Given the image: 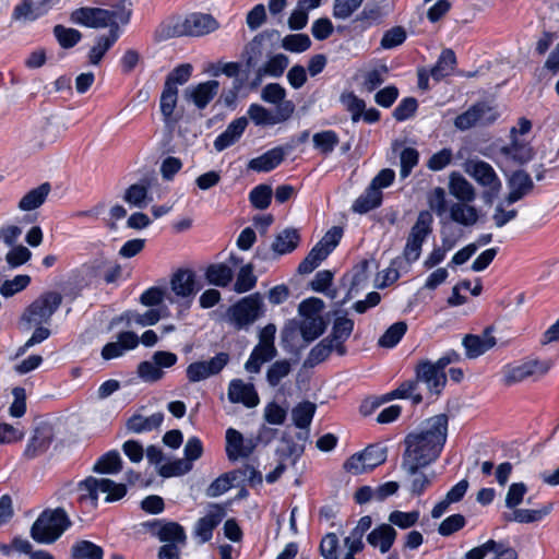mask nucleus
<instances>
[{
	"instance_id": "obj_21",
	"label": "nucleus",
	"mask_w": 559,
	"mask_h": 559,
	"mask_svg": "<svg viewBox=\"0 0 559 559\" xmlns=\"http://www.w3.org/2000/svg\"><path fill=\"white\" fill-rule=\"evenodd\" d=\"M139 343V336L134 332H120L116 342H109L103 347L102 357L105 360L121 357L126 352L138 347Z\"/></svg>"
},
{
	"instance_id": "obj_61",
	"label": "nucleus",
	"mask_w": 559,
	"mask_h": 559,
	"mask_svg": "<svg viewBox=\"0 0 559 559\" xmlns=\"http://www.w3.org/2000/svg\"><path fill=\"white\" fill-rule=\"evenodd\" d=\"M192 469V464L183 459H178L173 462L163 464L158 468V474L162 477L168 478L173 476L185 475Z\"/></svg>"
},
{
	"instance_id": "obj_48",
	"label": "nucleus",
	"mask_w": 559,
	"mask_h": 559,
	"mask_svg": "<svg viewBox=\"0 0 559 559\" xmlns=\"http://www.w3.org/2000/svg\"><path fill=\"white\" fill-rule=\"evenodd\" d=\"M313 146L323 155L331 154L340 143L337 133L333 130L317 132L312 136Z\"/></svg>"
},
{
	"instance_id": "obj_29",
	"label": "nucleus",
	"mask_w": 559,
	"mask_h": 559,
	"mask_svg": "<svg viewBox=\"0 0 559 559\" xmlns=\"http://www.w3.org/2000/svg\"><path fill=\"white\" fill-rule=\"evenodd\" d=\"M248 126V119L246 117H240L233 120L226 128V130L221 133L214 141V147L217 152H222L227 147L235 144L242 133L245 132Z\"/></svg>"
},
{
	"instance_id": "obj_10",
	"label": "nucleus",
	"mask_w": 559,
	"mask_h": 559,
	"mask_svg": "<svg viewBox=\"0 0 559 559\" xmlns=\"http://www.w3.org/2000/svg\"><path fill=\"white\" fill-rule=\"evenodd\" d=\"M552 366L551 360L527 359L520 364L507 365L503 368V383L512 385L530 377L546 374Z\"/></svg>"
},
{
	"instance_id": "obj_30",
	"label": "nucleus",
	"mask_w": 559,
	"mask_h": 559,
	"mask_svg": "<svg viewBox=\"0 0 559 559\" xmlns=\"http://www.w3.org/2000/svg\"><path fill=\"white\" fill-rule=\"evenodd\" d=\"M469 202H453L449 206L450 219L465 227L473 226L479 218L478 210Z\"/></svg>"
},
{
	"instance_id": "obj_53",
	"label": "nucleus",
	"mask_w": 559,
	"mask_h": 559,
	"mask_svg": "<svg viewBox=\"0 0 559 559\" xmlns=\"http://www.w3.org/2000/svg\"><path fill=\"white\" fill-rule=\"evenodd\" d=\"M147 193L145 185L134 183L126 190L123 200L134 207L144 209L147 205Z\"/></svg>"
},
{
	"instance_id": "obj_24",
	"label": "nucleus",
	"mask_w": 559,
	"mask_h": 559,
	"mask_svg": "<svg viewBox=\"0 0 559 559\" xmlns=\"http://www.w3.org/2000/svg\"><path fill=\"white\" fill-rule=\"evenodd\" d=\"M225 516V510L218 506H213L205 516L201 518L194 526V535L204 544L213 536L214 528L222 522Z\"/></svg>"
},
{
	"instance_id": "obj_3",
	"label": "nucleus",
	"mask_w": 559,
	"mask_h": 559,
	"mask_svg": "<svg viewBox=\"0 0 559 559\" xmlns=\"http://www.w3.org/2000/svg\"><path fill=\"white\" fill-rule=\"evenodd\" d=\"M72 525L63 508L45 509L33 523L29 535L38 544H52Z\"/></svg>"
},
{
	"instance_id": "obj_51",
	"label": "nucleus",
	"mask_w": 559,
	"mask_h": 559,
	"mask_svg": "<svg viewBox=\"0 0 559 559\" xmlns=\"http://www.w3.org/2000/svg\"><path fill=\"white\" fill-rule=\"evenodd\" d=\"M257 281L258 278L253 274V265L248 263L240 267L234 284V290L238 294L247 293L257 285Z\"/></svg>"
},
{
	"instance_id": "obj_38",
	"label": "nucleus",
	"mask_w": 559,
	"mask_h": 559,
	"mask_svg": "<svg viewBox=\"0 0 559 559\" xmlns=\"http://www.w3.org/2000/svg\"><path fill=\"white\" fill-rule=\"evenodd\" d=\"M382 192L368 187L365 192L354 202L352 210L355 213L365 214L381 205Z\"/></svg>"
},
{
	"instance_id": "obj_57",
	"label": "nucleus",
	"mask_w": 559,
	"mask_h": 559,
	"mask_svg": "<svg viewBox=\"0 0 559 559\" xmlns=\"http://www.w3.org/2000/svg\"><path fill=\"white\" fill-rule=\"evenodd\" d=\"M288 64V57L284 53H277L271 57L260 68L262 69V72L265 73L267 76L280 78L283 75Z\"/></svg>"
},
{
	"instance_id": "obj_8",
	"label": "nucleus",
	"mask_w": 559,
	"mask_h": 559,
	"mask_svg": "<svg viewBox=\"0 0 559 559\" xmlns=\"http://www.w3.org/2000/svg\"><path fill=\"white\" fill-rule=\"evenodd\" d=\"M262 306V297L259 293L243 297L229 307L227 311L229 322L237 330L248 329L261 316Z\"/></svg>"
},
{
	"instance_id": "obj_12",
	"label": "nucleus",
	"mask_w": 559,
	"mask_h": 559,
	"mask_svg": "<svg viewBox=\"0 0 559 559\" xmlns=\"http://www.w3.org/2000/svg\"><path fill=\"white\" fill-rule=\"evenodd\" d=\"M498 116L497 110L492 106L480 102L459 115L454 120V126L461 131H466L476 126L491 124L498 119Z\"/></svg>"
},
{
	"instance_id": "obj_54",
	"label": "nucleus",
	"mask_w": 559,
	"mask_h": 559,
	"mask_svg": "<svg viewBox=\"0 0 559 559\" xmlns=\"http://www.w3.org/2000/svg\"><path fill=\"white\" fill-rule=\"evenodd\" d=\"M290 371L292 365L289 360H277L269 367L266 371V381L272 388H275L290 373Z\"/></svg>"
},
{
	"instance_id": "obj_13",
	"label": "nucleus",
	"mask_w": 559,
	"mask_h": 559,
	"mask_svg": "<svg viewBox=\"0 0 559 559\" xmlns=\"http://www.w3.org/2000/svg\"><path fill=\"white\" fill-rule=\"evenodd\" d=\"M417 381L415 380H406L402 382L395 390L384 394L381 400H366L361 406L360 411L365 415L370 414L374 408L379 407L382 403L392 401L394 399H411L414 405H418L423 402V395L417 393Z\"/></svg>"
},
{
	"instance_id": "obj_23",
	"label": "nucleus",
	"mask_w": 559,
	"mask_h": 559,
	"mask_svg": "<svg viewBox=\"0 0 559 559\" xmlns=\"http://www.w3.org/2000/svg\"><path fill=\"white\" fill-rule=\"evenodd\" d=\"M52 428L48 425H41L35 428L32 438L29 439L25 450L24 456L32 460L48 450L52 441Z\"/></svg>"
},
{
	"instance_id": "obj_35",
	"label": "nucleus",
	"mask_w": 559,
	"mask_h": 559,
	"mask_svg": "<svg viewBox=\"0 0 559 559\" xmlns=\"http://www.w3.org/2000/svg\"><path fill=\"white\" fill-rule=\"evenodd\" d=\"M500 154L506 159L522 165L532 159L533 150L527 143L519 142L516 139H513L510 145H504L500 148Z\"/></svg>"
},
{
	"instance_id": "obj_22",
	"label": "nucleus",
	"mask_w": 559,
	"mask_h": 559,
	"mask_svg": "<svg viewBox=\"0 0 559 559\" xmlns=\"http://www.w3.org/2000/svg\"><path fill=\"white\" fill-rule=\"evenodd\" d=\"M492 326L484 330L481 335L467 334L463 338V346L468 358H477L496 345V338L492 336Z\"/></svg>"
},
{
	"instance_id": "obj_55",
	"label": "nucleus",
	"mask_w": 559,
	"mask_h": 559,
	"mask_svg": "<svg viewBox=\"0 0 559 559\" xmlns=\"http://www.w3.org/2000/svg\"><path fill=\"white\" fill-rule=\"evenodd\" d=\"M192 66L190 63H182L171 70L166 76L165 86L178 90V85H183L189 81L192 74Z\"/></svg>"
},
{
	"instance_id": "obj_44",
	"label": "nucleus",
	"mask_w": 559,
	"mask_h": 559,
	"mask_svg": "<svg viewBox=\"0 0 559 559\" xmlns=\"http://www.w3.org/2000/svg\"><path fill=\"white\" fill-rule=\"evenodd\" d=\"M122 468L121 456L118 451L112 450L102 455L95 463L93 469L100 474H117Z\"/></svg>"
},
{
	"instance_id": "obj_50",
	"label": "nucleus",
	"mask_w": 559,
	"mask_h": 559,
	"mask_svg": "<svg viewBox=\"0 0 559 559\" xmlns=\"http://www.w3.org/2000/svg\"><path fill=\"white\" fill-rule=\"evenodd\" d=\"M160 310L158 309H150L144 313H139L135 311H128L121 316V320H126L128 325L135 323L141 326L154 325L160 319Z\"/></svg>"
},
{
	"instance_id": "obj_31",
	"label": "nucleus",
	"mask_w": 559,
	"mask_h": 559,
	"mask_svg": "<svg viewBox=\"0 0 559 559\" xmlns=\"http://www.w3.org/2000/svg\"><path fill=\"white\" fill-rule=\"evenodd\" d=\"M163 420L164 414L160 412L154 413L148 417H144L140 414H134L127 420L126 427L130 432L142 433L159 428L160 425L163 424Z\"/></svg>"
},
{
	"instance_id": "obj_56",
	"label": "nucleus",
	"mask_w": 559,
	"mask_h": 559,
	"mask_svg": "<svg viewBox=\"0 0 559 559\" xmlns=\"http://www.w3.org/2000/svg\"><path fill=\"white\" fill-rule=\"evenodd\" d=\"M272 188L267 185H259L249 193V201L257 210H265L270 206L272 200Z\"/></svg>"
},
{
	"instance_id": "obj_47",
	"label": "nucleus",
	"mask_w": 559,
	"mask_h": 559,
	"mask_svg": "<svg viewBox=\"0 0 559 559\" xmlns=\"http://www.w3.org/2000/svg\"><path fill=\"white\" fill-rule=\"evenodd\" d=\"M304 449L299 447L294 440L283 438L281 445L276 449L275 454L278 462L286 463L289 461L290 465H295L297 460L301 456Z\"/></svg>"
},
{
	"instance_id": "obj_33",
	"label": "nucleus",
	"mask_w": 559,
	"mask_h": 559,
	"mask_svg": "<svg viewBox=\"0 0 559 559\" xmlns=\"http://www.w3.org/2000/svg\"><path fill=\"white\" fill-rule=\"evenodd\" d=\"M449 191L459 202H473L476 198L473 185L460 173L450 175Z\"/></svg>"
},
{
	"instance_id": "obj_42",
	"label": "nucleus",
	"mask_w": 559,
	"mask_h": 559,
	"mask_svg": "<svg viewBox=\"0 0 559 559\" xmlns=\"http://www.w3.org/2000/svg\"><path fill=\"white\" fill-rule=\"evenodd\" d=\"M178 100V90H173L164 85L160 95V112L163 115L164 122L166 124L177 122V119L173 117Z\"/></svg>"
},
{
	"instance_id": "obj_34",
	"label": "nucleus",
	"mask_w": 559,
	"mask_h": 559,
	"mask_svg": "<svg viewBox=\"0 0 559 559\" xmlns=\"http://www.w3.org/2000/svg\"><path fill=\"white\" fill-rule=\"evenodd\" d=\"M51 191L49 182H44L40 186L29 190L19 202L21 211H33L43 205Z\"/></svg>"
},
{
	"instance_id": "obj_43",
	"label": "nucleus",
	"mask_w": 559,
	"mask_h": 559,
	"mask_svg": "<svg viewBox=\"0 0 559 559\" xmlns=\"http://www.w3.org/2000/svg\"><path fill=\"white\" fill-rule=\"evenodd\" d=\"M325 322L322 317L307 318L300 323L299 333L302 336L306 345L321 336L325 331Z\"/></svg>"
},
{
	"instance_id": "obj_9",
	"label": "nucleus",
	"mask_w": 559,
	"mask_h": 559,
	"mask_svg": "<svg viewBox=\"0 0 559 559\" xmlns=\"http://www.w3.org/2000/svg\"><path fill=\"white\" fill-rule=\"evenodd\" d=\"M79 490L81 491L80 500L90 499L93 504H96L99 491L107 493L105 499L107 502L120 500L127 493L126 485L108 478L97 479L92 476L79 484Z\"/></svg>"
},
{
	"instance_id": "obj_5",
	"label": "nucleus",
	"mask_w": 559,
	"mask_h": 559,
	"mask_svg": "<svg viewBox=\"0 0 559 559\" xmlns=\"http://www.w3.org/2000/svg\"><path fill=\"white\" fill-rule=\"evenodd\" d=\"M433 217L429 211H420L415 224L411 228L403 250V259L406 265L417 261L421 253V247L432 231Z\"/></svg>"
},
{
	"instance_id": "obj_26",
	"label": "nucleus",
	"mask_w": 559,
	"mask_h": 559,
	"mask_svg": "<svg viewBox=\"0 0 559 559\" xmlns=\"http://www.w3.org/2000/svg\"><path fill=\"white\" fill-rule=\"evenodd\" d=\"M397 536V532L391 524H380L368 535L367 542L373 548L379 549L381 554H386L392 548Z\"/></svg>"
},
{
	"instance_id": "obj_58",
	"label": "nucleus",
	"mask_w": 559,
	"mask_h": 559,
	"mask_svg": "<svg viewBox=\"0 0 559 559\" xmlns=\"http://www.w3.org/2000/svg\"><path fill=\"white\" fill-rule=\"evenodd\" d=\"M282 47L290 52L300 53L311 47V39L307 34H290L282 39Z\"/></svg>"
},
{
	"instance_id": "obj_40",
	"label": "nucleus",
	"mask_w": 559,
	"mask_h": 559,
	"mask_svg": "<svg viewBox=\"0 0 559 559\" xmlns=\"http://www.w3.org/2000/svg\"><path fill=\"white\" fill-rule=\"evenodd\" d=\"M299 234L296 229L287 228L280 233L272 243V249L278 254H286L294 251L299 242Z\"/></svg>"
},
{
	"instance_id": "obj_20",
	"label": "nucleus",
	"mask_w": 559,
	"mask_h": 559,
	"mask_svg": "<svg viewBox=\"0 0 559 559\" xmlns=\"http://www.w3.org/2000/svg\"><path fill=\"white\" fill-rule=\"evenodd\" d=\"M228 400L231 403H241L248 408L255 407L260 402L254 385L246 383L241 379H234L229 382Z\"/></svg>"
},
{
	"instance_id": "obj_7",
	"label": "nucleus",
	"mask_w": 559,
	"mask_h": 559,
	"mask_svg": "<svg viewBox=\"0 0 559 559\" xmlns=\"http://www.w3.org/2000/svg\"><path fill=\"white\" fill-rule=\"evenodd\" d=\"M464 170L479 186L485 188L484 199L486 202H491L500 193L502 182L489 163L480 159H468L464 164Z\"/></svg>"
},
{
	"instance_id": "obj_19",
	"label": "nucleus",
	"mask_w": 559,
	"mask_h": 559,
	"mask_svg": "<svg viewBox=\"0 0 559 559\" xmlns=\"http://www.w3.org/2000/svg\"><path fill=\"white\" fill-rule=\"evenodd\" d=\"M416 379L415 381L423 382L427 385L428 390L432 394H440L447 383L445 373H441L436 370L432 362L429 360H423L416 366Z\"/></svg>"
},
{
	"instance_id": "obj_18",
	"label": "nucleus",
	"mask_w": 559,
	"mask_h": 559,
	"mask_svg": "<svg viewBox=\"0 0 559 559\" xmlns=\"http://www.w3.org/2000/svg\"><path fill=\"white\" fill-rule=\"evenodd\" d=\"M507 183L509 193L506 197V202L508 205L522 200L524 197L528 195L534 188L531 176L522 169L513 171L508 178Z\"/></svg>"
},
{
	"instance_id": "obj_6",
	"label": "nucleus",
	"mask_w": 559,
	"mask_h": 559,
	"mask_svg": "<svg viewBox=\"0 0 559 559\" xmlns=\"http://www.w3.org/2000/svg\"><path fill=\"white\" fill-rule=\"evenodd\" d=\"M218 28V22L206 13H191L168 26L166 37L203 36Z\"/></svg>"
},
{
	"instance_id": "obj_25",
	"label": "nucleus",
	"mask_w": 559,
	"mask_h": 559,
	"mask_svg": "<svg viewBox=\"0 0 559 559\" xmlns=\"http://www.w3.org/2000/svg\"><path fill=\"white\" fill-rule=\"evenodd\" d=\"M354 330V321L346 317H338L334 320L331 334L326 337L334 346L340 356L347 352L345 342L349 338Z\"/></svg>"
},
{
	"instance_id": "obj_36",
	"label": "nucleus",
	"mask_w": 559,
	"mask_h": 559,
	"mask_svg": "<svg viewBox=\"0 0 559 559\" xmlns=\"http://www.w3.org/2000/svg\"><path fill=\"white\" fill-rule=\"evenodd\" d=\"M119 38V31L111 29L107 35L98 36L96 44L88 52V60L92 64L97 66L105 53L114 46Z\"/></svg>"
},
{
	"instance_id": "obj_62",
	"label": "nucleus",
	"mask_w": 559,
	"mask_h": 559,
	"mask_svg": "<svg viewBox=\"0 0 559 559\" xmlns=\"http://www.w3.org/2000/svg\"><path fill=\"white\" fill-rule=\"evenodd\" d=\"M407 34L404 27L394 26L384 32L380 46L383 49H392L402 45L406 40Z\"/></svg>"
},
{
	"instance_id": "obj_39",
	"label": "nucleus",
	"mask_w": 559,
	"mask_h": 559,
	"mask_svg": "<svg viewBox=\"0 0 559 559\" xmlns=\"http://www.w3.org/2000/svg\"><path fill=\"white\" fill-rule=\"evenodd\" d=\"M456 64V57L452 49H443L440 53L437 63L430 70V75L433 80L440 81L450 75Z\"/></svg>"
},
{
	"instance_id": "obj_37",
	"label": "nucleus",
	"mask_w": 559,
	"mask_h": 559,
	"mask_svg": "<svg viewBox=\"0 0 559 559\" xmlns=\"http://www.w3.org/2000/svg\"><path fill=\"white\" fill-rule=\"evenodd\" d=\"M205 277L214 286L227 287L234 278V271L225 263H214L207 266Z\"/></svg>"
},
{
	"instance_id": "obj_45",
	"label": "nucleus",
	"mask_w": 559,
	"mask_h": 559,
	"mask_svg": "<svg viewBox=\"0 0 559 559\" xmlns=\"http://www.w3.org/2000/svg\"><path fill=\"white\" fill-rule=\"evenodd\" d=\"M71 557L72 559H103L104 550L90 540H80L71 547Z\"/></svg>"
},
{
	"instance_id": "obj_14",
	"label": "nucleus",
	"mask_w": 559,
	"mask_h": 559,
	"mask_svg": "<svg viewBox=\"0 0 559 559\" xmlns=\"http://www.w3.org/2000/svg\"><path fill=\"white\" fill-rule=\"evenodd\" d=\"M229 362L227 353H218L210 360L195 361L187 367L186 373L190 382H199L218 374Z\"/></svg>"
},
{
	"instance_id": "obj_4",
	"label": "nucleus",
	"mask_w": 559,
	"mask_h": 559,
	"mask_svg": "<svg viewBox=\"0 0 559 559\" xmlns=\"http://www.w3.org/2000/svg\"><path fill=\"white\" fill-rule=\"evenodd\" d=\"M62 304V295L47 292L36 298L23 312L21 321L31 325L49 324L51 317Z\"/></svg>"
},
{
	"instance_id": "obj_2",
	"label": "nucleus",
	"mask_w": 559,
	"mask_h": 559,
	"mask_svg": "<svg viewBox=\"0 0 559 559\" xmlns=\"http://www.w3.org/2000/svg\"><path fill=\"white\" fill-rule=\"evenodd\" d=\"M130 15L131 11L127 10L123 5L110 10L82 7L71 13L70 21L90 28L109 27V31H119L118 23L127 24L130 20Z\"/></svg>"
},
{
	"instance_id": "obj_63",
	"label": "nucleus",
	"mask_w": 559,
	"mask_h": 559,
	"mask_svg": "<svg viewBox=\"0 0 559 559\" xmlns=\"http://www.w3.org/2000/svg\"><path fill=\"white\" fill-rule=\"evenodd\" d=\"M248 116L255 126H274L273 112L262 105L251 104L248 108Z\"/></svg>"
},
{
	"instance_id": "obj_59",
	"label": "nucleus",
	"mask_w": 559,
	"mask_h": 559,
	"mask_svg": "<svg viewBox=\"0 0 559 559\" xmlns=\"http://www.w3.org/2000/svg\"><path fill=\"white\" fill-rule=\"evenodd\" d=\"M360 453L369 472L383 464L386 460V449L380 445H369Z\"/></svg>"
},
{
	"instance_id": "obj_15",
	"label": "nucleus",
	"mask_w": 559,
	"mask_h": 559,
	"mask_svg": "<svg viewBox=\"0 0 559 559\" xmlns=\"http://www.w3.org/2000/svg\"><path fill=\"white\" fill-rule=\"evenodd\" d=\"M401 467L408 477V491L412 496L419 497L424 495L435 480V472L427 474L423 471L427 467L426 465L402 462Z\"/></svg>"
},
{
	"instance_id": "obj_16",
	"label": "nucleus",
	"mask_w": 559,
	"mask_h": 559,
	"mask_svg": "<svg viewBox=\"0 0 559 559\" xmlns=\"http://www.w3.org/2000/svg\"><path fill=\"white\" fill-rule=\"evenodd\" d=\"M219 90V82L210 80L190 85L185 90L183 96L188 103H192L199 110L206 108V106L214 99Z\"/></svg>"
},
{
	"instance_id": "obj_49",
	"label": "nucleus",
	"mask_w": 559,
	"mask_h": 559,
	"mask_svg": "<svg viewBox=\"0 0 559 559\" xmlns=\"http://www.w3.org/2000/svg\"><path fill=\"white\" fill-rule=\"evenodd\" d=\"M406 331L407 324L405 321L395 322L379 338L378 345L384 348H393L399 344Z\"/></svg>"
},
{
	"instance_id": "obj_32",
	"label": "nucleus",
	"mask_w": 559,
	"mask_h": 559,
	"mask_svg": "<svg viewBox=\"0 0 559 559\" xmlns=\"http://www.w3.org/2000/svg\"><path fill=\"white\" fill-rule=\"evenodd\" d=\"M552 510V503L548 502L537 510L530 509H514L512 513H504L503 519L507 522H516V523H534L542 521L545 516H547Z\"/></svg>"
},
{
	"instance_id": "obj_17",
	"label": "nucleus",
	"mask_w": 559,
	"mask_h": 559,
	"mask_svg": "<svg viewBox=\"0 0 559 559\" xmlns=\"http://www.w3.org/2000/svg\"><path fill=\"white\" fill-rule=\"evenodd\" d=\"M170 286L176 296L189 299L186 309L190 307L193 296L202 288V285L197 283L195 273L191 270H178L174 273Z\"/></svg>"
},
{
	"instance_id": "obj_1",
	"label": "nucleus",
	"mask_w": 559,
	"mask_h": 559,
	"mask_svg": "<svg viewBox=\"0 0 559 559\" xmlns=\"http://www.w3.org/2000/svg\"><path fill=\"white\" fill-rule=\"evenodd\" d=\"M449 418L445 414L435 415L408 432L404 438L405 450L402 462L429 466L436 462L447 442Z\"/></svg>"
},
{
	"instance_id": "obj_28",
	"label": "nucleus",
	"mask_w": 559,
	"mask_h": 559,
	"mask_svg": "<svg viewBox=\"0 0 559 559\" xmlns=\"http://www.w3.org/2000/svg\"><path fill=\"white\" fill-rule=\"evenodd\" d=\"M382 20L383 13L379 7L366 5L362 11L352 20L349 27L355 34H362L370 27L381 24Z\"/></svg>"
},
{
	"instance_id": "obj_64",
	"label": "nucleus",
	"mask_w": 559,
	"mask_h": 559,
	"mask_svg": "<svg viewBox=\"0 0 559 559\" xmlns=\"http://www.w3.org/2000/svg\"><path fill=\"white\" fill-rule=\"evenodd\" d=\"M31 283L28 275H16L13 280L5 281L0 286V294L8 298L25 289Z\"/></svg>"
},
{
	"instance_id": "obj_46",
	"label": "nucleus",
	"mask_w": 559,
	"mask_h": 559,
	"mask_svg": "<svg viewBox=\"0 0 559 559\" xmlns=\"http://www.w3.org/2000/svg\"><path fill=\"white\" fill-rule=\"evenodd\" d=\"M335 350L334 344L328 340L323 338L320 343H318L308 354L304 366L307 368H312L322 361H324L330 354Z\"/></svg>"
},
{
	"instance_id": "obj_27",
	"label": "nucleus",
	"mask_w": 559,
	"mask_h": 559,
	"mask_svg": "<svg viewBox=\"0 0 559 559\" xmlns=\"http://www.w3.org/2000/svg\"><path fill=\"white\" fill-rule=\"evenodd\" d=\"M286 154L287 150H285L283 146L271 148L264 154L252 158L248 163V169L258 173H269L275 169L284 160Z\"/></svg>"
},
{
	"instance_id": "obj_52",
	"label": "nucleus",
	"mask_w": 559,
	"mask_h": 559,
	"mask_svg": "<svg viewBox=\"0 0 559 559\" xmlns=\"http://www.w3.org/2000/svg\"><path fill=\"white\" fill-rule=\"evenodd\" d=\"M53 35L59 45L64 49L74 47L81 39L82 34L75 28L66 27L63 25H56L53 27Z\"/></svg>"
},
{
	"instance_id": "obj_60",
	"label": "nucleus",
	"mask_w": 559,
	"mask_h": 559,
	"mask_svg": "<svg viewBox=\"0 0 559 559\" xmlns=\"http://www.w3.org/2000/svg\"><path fill=\"white\" fill-rule=\"evenodd\" d=\"M243 436L234 428L226 430V454L230 461L239 459L241 447L243 445Z\"/></svg>"
},
{
	"instance_id": "obj_41",
	"label": "nucleus",
	"mask_w": 559,
	"mask_h": 559,
	"mask_svg": "<svg viewBox=\"0 0 559 559\" xmlns=\"http://www.w3.org/2000/svg\"><path fill=\"white\" fill-rule=\"evenodd\" d=\"M317 406L314 403L305 401L297 404L292 409V419L297 428L306 429L310 426L316 414Z\"/></svg>"
},
{
	"instance_id": "obj_11",
	"label": "nucleus",
	"mask_w": 559,
	"mask_h": 559,
	"mask_svg": "<svg viewBox=\"0 0 559 559\" xmlns=\"http://www.w3.org/2000/svg\"><path fill=\"white\" fill-rule=\"evenodd\" d=\"M143 528L156 537L164 545L178 544L187 545V534L182 525L165 519H155L142 523Z\"/></svg>"
}]
</instances>
